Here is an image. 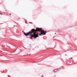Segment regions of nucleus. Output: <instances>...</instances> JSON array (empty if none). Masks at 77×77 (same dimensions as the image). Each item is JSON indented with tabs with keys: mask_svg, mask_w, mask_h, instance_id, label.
Masks as SVG:
<instances>
[{
	"mask_svg": "<svg viewBox=\"0 0 77 77\" xmlns=\"http://www.w3.org/2000/svg\"><path fill=\"white\" fill-rule=\"evenodd\" d=\"M42 77H43V76H42Z\"/></svg>",
	"mask_w": 77,
	"mask_h": 77,
	"instance_id": "7ed1b4c3",
	"label": "nucleus"
},
{
	"mask_svg": "<svg viewBox=\"0 0 77 77\" xmlns=\"http://www.w3.org/2000/svg\"><path fill=\"white\" fill-rule=\"evenodd\" d=\"M37 31L41 32V33L39 34V35H45V33H46V32L43 30L42 28L39 29L38 28H36L35 30V29H32L31 31H29L28 33L24 32V34L26 36H28V35L30 36L31 39H32V38H36L38 37V35H39L38 34H36Z\"/></svg>",
	"mask_w": 77,
	"mask_h": 77,
	"instance_id": "f257e3e1",
	"label": "nucleus"
},
{
	"mask_svg": "<svg viewBox=\"0 0 77 77\" xmlns=\"http://www.w3.org/2000/svg\"><path fill=\"white\" fill-rule=\"evenodd\" d=\"M10 15H11V14H10Z\"/></svg>",
	"mask_w": 77,
	"mask_h": 77,
	"instance_id": "f03ea898",
	"label": "nucleus"
}]
</instances>
